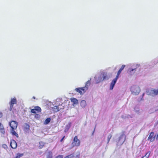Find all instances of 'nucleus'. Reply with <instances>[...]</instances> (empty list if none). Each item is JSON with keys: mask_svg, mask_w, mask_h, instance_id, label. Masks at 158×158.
Here are the masks:
<instances>
[{"mask_svg": "<svg viewBox=\"0 0 158 158\" xmlns=\"http://www.w3.org/2000/svg\"><path fill=\"white\" fill-rule=\"evenodd\" d=\"M9 125L11 128L10 129V133L13 136H15L17 138H18L19 135L15 131L17 127L18 123L16 121L12 120L9 122Z\"/></svg>", "mask_w": 158, "mask_h": 158, "instance_id": "1", "label": "nucleus"}, {"mask_svg": "<svg viewBox=\"0 0 158 158\" xmlns=\"http://www.w3.org/2000/svg\"><path fill=\"white\" fill-rule=\"evenodd\" d=\"M80 141L78 139L77 136H76L74 137L72 144V147L79 146L80 145Z\"/></svg>", "mask_w": 158, "mask_h": 158, "instance_id": "2", "label": "nucleus"}, {"mask_svg": "<svg viewBox=\"0 0 158 158\" xmlns=\"http://www.w3.org/2000/svg\"><path fill=\"white\" fill-rule=\"evenodd\" d=\"M131 90L132 93L135 95L138 94L140 92L139 88L136 85H134L132 86Z\"/></svg>", "mask_w": 158, "mask_h": 158, "instance_id": "3", "label": "nucleus"}, {"mask_svg": "<svg viewBox=\"0 0 158 158\" xmlns=\"http://www.w3.org/2000/svg\"><path fill=\"white\" fill-rule=\"evenodd\" d=\"M87 89V88L85 87L77 88L75 89L76 91L79 93L81 94H84Z\"/></svg>", "mask_w": 158, "mask_h": 158, "instance_id": "4", "label": "nucleus"}, {"mask_svg": "<svg viewBox=\"0 0 158 158\" xmlns=\"http://www.w3.org/2000/svg\"><path fill=\"white\" fill-rule=\"evenodd\" d=\"M140 65L139 64H136L135 66V68L133 69H129V72L131 74H134L137 69H138V71H140Z\"/></svg>", "mask_w": 158, "mask_h": 158, "instance_id": "5", "label": "nucleus"}, {"mask_svg": "<svg viewBox=\"0 0 158 158\" xmlns=\"http://www.w3.org/2000/svg\"><path fill=\"white\" fill-rule=\"evenodd\" d=\"M41 108L39 106H35V108L31 110V113L34 114H36L41 112Z\"/></svg>", "mask_w": 158, "mask_h": 158, "instance_id": "6", "label": "nucleus"}, {"mask_svg": "<svg viewBox=\"0 0 158 158\" xmlns=\"http://www.w3.org/2000/svg\"><path fill=\"white\" fill-rule=\"evenodd\" d=\"M75 157V158H79L80 157V153H77L76 155V156H75L74 153H73L70 155L66 156L64 157V158H73Z\"/></svg>", "mask_w": 158, "mask_h": 158, "instance_id": "7", "label": "nucleus"}, {"mask_svg": "<svg viewBox=\"0 0 158 158\" xmlns=\"http://www.w3.org/2000/svg\"><path fill=\"white\" fill-rule=\"evenodd\" d=\"M149 94L152 96H155L158 95V89H153L150 90Z\"/></svg>", "mask_w": 158, "mask_h": 158, "instance_id": "8", "label": "nucleus"}, {"mask_svg": "<svg viewBox=\"0 0 158 158\" xmlns=\"http://www.w3.org/2000/svg\"><path fill=\"white\" fill-rule=\"evenodd\" d=\"M10 146L13 149H15L17 147V143L16 142L14 139H11L10 142Z\"/></svg>", "mask_w": 158, "mask_h": 158, "instance_id": "9", "label": "nucleus"}, {"mask_svg": "<svg viewBox=\"0 0 158 158\" xmlns=\"http://www.w3.org/2000/svg\"><path fill=\"white\" fill-rule=\"evenodd\" d=\"M154 132H151L148 138V140H149L150 142L154 141L155 139V137L154 136Z\"/></svg>", "mask_w": 158, "mask_h": 158, "instance_id": "10", "label": "nucleus"}, {"mask_svg": "<svg viewBox=\"0 0 158 158\" xmlns=\"http://www.w3.org/2000/svg\"><path fill=\"white\" fill-rule=\"evenodd\" d=\"M118 78L115 77L112 81L110 85V89L112 90Z\"/></svg>", "mask_w": 158, "mask_h": 158, "instance_id": "11", "label": "nucleus"}, {"mask_svg": "<svg viewBox=\"0 0 158 158\" xmlns=\"http://www.w3.org/2000/svg\"><path fill=\"white\" fill-rule=\"evenodd\" d=\"M23 129L25 131H28L30 129L29 125L27 123H25L24 125Z\"/></svg>", "mask_w": 158, "mask_h": 158, "instance_id": "12", "label": "nucleus"}, {"mask_svg": "<svg viewBox=\"0 0 158 158\" xmlns=\"http://www.w3.org/2000/svg\"><path fill=\"white\" fill-rule=\"evenodd\" d=\"M70 100L73 103V105H74L75 104H76L78 103V100L76 98H71L70 99Z\"/></svg>", "mask_w": 158, "mask_h": 158, "instance_id": "13", "label": "nucleus"}, {"mask_svg": "<svg viewBox=\"0 0 158 158\" xmlns=\"http://www.w3.org/2000/svg\"><path fill=\"white\" fill-rule=\"evenodd\" d=\"M80 105L82 107H85L86 105V101L84 100L81 101V102Z\"/></svg>", "mask_w": 158, "mask_h": 158, "instance_id": "14", "label": "nucleus"}, {"mask_svg": "<svg viewBox=\"0 0 158 158\" xmlns=\"http://www.w3.org/2000/svg\"><path fill=\"white\" fill-rule=\"evenodd\" d=\"M103 80L102 81L108 79L109 78L106 73H104L102 74Z\"/></svg>", "mask_w": 158, "mask_h": 158, "instance_id": "15", "label": "nucleus"}, {"mask_svg": "<svg viewBox=\"0 0 158 158\" xmlns=\"http://www.w3.org/2000/svg\"><path fill=\"white\" fill-rule=\"evenodd\" d=\"M10 102L14 104H16L17 103V100L16 98L14 97L11 98Z\"/></svg>", "mask_w": 158, "mask_h": 158, "instance_id": "16", "label": "nucleus"}, {"mask_svg": "<svg viewBox=\"0 0 158 158\" xmlns=\"http://www.w3.org/2000/svg\"><path fill=\"white\" fill-rule=\"evenodd\" d=\"M150 154V151H148L146 153L145 156H143L142 158H148Z\"/></svg>", "mask_w": 158, "mask_h": 158, "instance_id": "17", "label": "nucleus"}, {"mask_svg": "<svg viewBox=\"0 0 158 158\" xmlns=\"http://www.w3.org/2000/svg\"><path fill=\"white\" fill-rule=\"evenodd\" d=\"M47 158H52V154L51 152L49 151L48 152L47 155Z\"/></svg>", "mask_w": 158, "mask_h": 158, "instance_id": "18", "label": "nucleus"}, {"mask_svg": "<svg viewBox=\"0 0 158 158\" xmlns=\"http://www.w3.org/2000/svg\"><path fill=\"white\" fill-rule=\"evenodd\" d=\"M0 130H1V132L2 134H4L5 133V131L3 126L1 123H0Z\"/></svg>", "mask_w": 158, "mask_h": 158, "instance_id": "19", "label": "nucleus"}, {"mask_svg": "<svg viewBox=\"0 0 158 158\" xmlns=\"http://www.w3.org/2000/svg\"><path fill=\"white\" fill-rule=\"evenodd\" d=\"M23 156V153H18L16 154L15 158H20Z\"/></svg>", "mask_w": 158, "mask_h": 158, "instance_id": "20", "label": "nucleus"}, {"mask_svg": "<svg viewBox=\"0 0 158 158\" xmlns=\"http://www.w3.org/2000/svg\"><path fill=\"white\" fill-rule=\"evenodd\" d=\"M51 121V118H47L45 121L44 124H48Z\"/></svg>", "mask_w": 158, "mask_h": 158, "instance_id": "21", "label": "nucleus"}, {"mask_svg": "<svg viewBox=\"0 0 158 158\" xmlns=\"http://www.w3.org/2000/svg\"><path fill=\"white\" fill-rule=\"evenodd\" d=\"M91 82L90 80L88 81L86 83L85 86V87L87 88V89H88V87L90 86V85Z\"/></svg>", "mask_w": 158, "mask_h": 158, "instance_id": "22", "label": "nucleus"}, {"mask_svg": "<svg viewBox=\"0 0 158 158\" xmlns=\"http://www.w3.org/2000/svg\"><path fill=\"white\" fill-rule=\"evenodd\" d=\"M9 103L10 105V107L9 108V110L11 111L12 110V109H13L14 104L10 103V102H9Z\"/></svg>", "mask_w": 158, "mask_h": 158, "instance_id": "23", "label": "nucleus"}, {"mask_svg": "<svg viewBox=\"0 0 158 158\" xmlns=\"http://www.w3.org/2000/svg\"><path fill=\"white\" fill-rule=\"evenodd\" d=\"M112 137V135L111 134H110L107 137V143H108L110 141L111 138Z\"/></svg>", "mask_w": 158, "mask_h": 158, "instance_id": "24", "label": "nucleus"}, {"mask_svg": "<svg viewBox=\"0 0 158 158\" xmlns=\"http://www.w3.org/2000/svg\"><path fill=\"white\" fill-rule=\"evenodd\" d=\"M121 72H122V71L119 69V70L117 74V75L116 77L117 78H118V77H119V75L120 74V73H121Z\"/></svg>", "mask_w": 158, "mask_h": 158, "instance_id": "25", "label": "nucleus"}, {"mask_svg": "<svg viewBox=\"0 0 158 158\" xmlns=\"http://www.w3.org/2000/svg\"><path fill=\"white\" fill-rule=\"evenodd\" d=\"M125 66V65H123L121 68L119 70L122 71L123 69Z\"/></svg>", "mask_w": 158, "mask_h": 158, "instance_id": "26", "label": "nucleus"}, {"mask_svg": "<svg viewBox=\"0 0 158 158\" xmlns=\"http://www.w3.org/2000/svg\"><path fill=\"white\" fill-rule=\"evenodd\" d=\"M2 147L4 148V149H6L7 148V146L5 144H3L2 145Z\"/></svg>", "mask_w": 158, "mask_h": 158, "instance_id": "27", "label": "nucleus"}, {"mask_svg": "<svg viewBox=\"0 0 158 158\" xmlns=\"http://www.w3.org/2000/svg\"><path fill=\"white\" fill-rule=\"evenodd\" d=\"M63 157L62 155H59L56 156V158H63Z\"/></svg>", "mask_w": 158, "mask_h": 158, "instance_id": "28", "label": "nucleus"}, {"mask_svg": "<svg viewBox=\"0 0 158 158\" xmlns=\"http://www.w3.org/2000/svg\"><path fill=\"white\" fill-rule=\"evenodd\" d=\"M64 137H65V136H64L63 137V138H62V139L60 140V141L61 142H62V141L63 140V139H64Z\"/></svg>", "mask_w": 158, "mask_h": 158, "instance_id": "29", "label": "nucleus"}, {"mask_svg": "<svg viewBox=\"0 0 158 158\" xmlns=\"http://www.w3.org/2000/svg\"><path fill=\"white\" fill-rule=\"evenodd\" d=\"M2 116V112H0V118H1Z\"/></svg>", "mask_w": 158, "mask_h": 158, "instance_id": "30", "label": "nucleus"}, {"mask_svg": "<svg viewBox=\"0 0 158 158\" xmlns=\"http://www.w3.org/2000/svg\"><path fill=\"white\" fill-rule=\"evenodd\" d=\"M35 117L36 118H38L39 117V115L38 114H36L35 115Z\"/></svg>", "mask_w": 158, "mask_h": 158, "instance_id": "31", "label": "nucleus"}, {"mask_svg": "<svg viewBox=\"0 0 158 158\" xmlns=\"http://www.w3.org/2000/svg\"><path fill=\"white\" fill-rule=\"evenodd\" d=\"M32 98H33V99H35V97H34V96H33V97H32Z\"/></svg>", "mask_w": 158, "mask_h": 158, "instance_id": "32", "label": "nucleus"}, {"mask_svg": "<svg viewBox=\"0 0 158 158\" xmlns=\"http://www.w3.org/2000/svg\"><path fill=\"white\" fill-rule=\"evenodd\" d=\"M55 107H56V108H57V106H55Z\"/></svg>", "mask_w": 158, "mask_h": 158, "instance_id": "33", "label": "nucleus"}]
</instances>
